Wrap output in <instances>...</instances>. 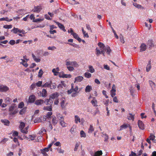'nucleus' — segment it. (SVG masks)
<instances>
[{
	"instance_id": "nucleus-33",
	"label": "nucleus",
	"mask_w": 156,
	"mask_h": 156,
	"mask_svg": "<svg viewBox=\"0 0 156 156\" xmlns=\"http://www.w3.org/2000/svg\"><path fill=\"white\" fill-rule=\"evenodd\" d=\"M20 64H22L24 67H27L28 66V64L26 63V62L23 63L22 62H20Z\"/></svg>"
},
{
	"instance_id": "nucleus-20",
	"label": "nucleus",
	"mask_w": 156,
	"mask_h": 156,
	"mask_svg": "<svg viewBox=\"0 0 156 156\" xmlns=\"http://www.w3.org/2000/svg\"><path fill=\"white\" fill-rule=\"evenodd\" d=\"M11 100L8 97L6 98L5 99V102L7 104H10V101Z\"/></svg>"
},
{
	"instance_id": "nucleus-53",
	"label": "nucleus",
	"mask_w": 156,
	"mask_h": 156,
	"mask_svg": "<svg viewBox=\"0 0 156 156\" xmlns=\"http://www.w3.org/2000/svg\"><path fill=\"white\" fill-rule=\"evenodd\" d=\"M8 42V41L5 40V41H1V43H2L4 44H6V43H7Z\"/></svg>"
},
{
	"instance_id": "nucleus-41",
	"label": "nucleus",
	"mask_w": 156,
	"mask_h": 156,
	"mask_svg": "<svg viewBox=\"0 0 156 156\" xmlns=\"http://www.w3.org/2000/svg\"><path fill=\"white\" fill-rule=\"evenodd\" d=\"M28 60L29 59L27 58H25V59H21V60L22 61V62L23 63L27 62Z\"/></svg>"
},
{
	"instance_id": "nucleus-11",
	"label": "nucleus",
	"mask_w": 156,
	"mask_h": 156,
	"mask_svg": "<svg viewBox=\"0 0 156 156\" xmlns=\"http://www.w3.org/2000/svg\"><path fill=\"white\" fill-rule=\"evenodd\" d=\"M44 103H46V105H51L52 103V101L50 98L49 99H46L45 101H44Z\"/></svg>"
},
{
	"instance_id": "nucleus-2",
	"label": "nucleus",
	"mask_w": 156,
	"mask_h": 156,
	"mask_svg": "<svg viewBox=\"0 0 156 156\" xmlns=\"http://www.w3.org/2000/svg\"><path fill=\"white\" fill-rule=\"evenodd\" d=\"M52 84V83L51 82V81H50L49 82H46L44 85H42L41 86L42 87H47L50 88L51 85Z\"/></svg>"
},
{
	"instance_id": "nucleus-18",
	"label": "nucleus",
	"mask_w": 156,
	"mask_h": 156,
	"mask_svg": "<svg viewBox=\"0 0 156 156\" xmlns=\"http://www.w3.org/2000/svg\"><path fill=\"white\" fill-rule=\"evenodd\" d=\"M58 121L56 120V118L55 117H53L52 119V122L53 125H55L57 123Z\"/></svg>"
},
{
	"instance_id": "nucleus-55",
	"label": "nucleus",
	"mask_w": 156,
	"mask_h": 156,
	"mask_svg": "<svg viewBox=\"0 0 156 156\" xmlns=\"http://www.w3.org/2000/svg\"><path fill=\"white\" fill-rule=\"evenodd\" d=\"M49 54V53L48 52H45L43 54V55L44 56H46V55H48Z\"/></svg>"
},
{
	"instance_id": "nucleus-22",
	"label": "nucleus",
	"mask_w": 156,
	"mask_h": 156,
	"mask_svg": "<svg viewBox=\"0 0 156 156\" xmlns=\"http://www.w3.org/2000/svg\"><path fill=\"white\" fill-rule=\"evenodd\" d=\"M25 126V124L23 122H20V128L21 129H24Z\"/></svg>"
},
{
	"instance_id": "nucleus-14",
	"label": "nucleus",
	"mask_w": 156,
	"mask_h": 156,
	"mask_svg": "<svg viewBox=\"0 0 156 156\" xmlns=\"http://www.w3.org/2000/svg\"><path fill=\"white\" fill-rule=\"evenodd\" d=\"M55 23L58 25L59 28H60L62 30H63V31H66V30L64 29V27L62 24H61L58 22H55Z\"/></svg>"
},
{
	"instance_id": "nucleus-58",
	"label": "nucleus",
	"mask_w": 156,
	"mask_h": 156,
	"mask_svg": "<svg viewBox=\"0 0 156 156\" xmlns=\"http://www.w3.org/2000/svg\"><path fill=\"white\" fill-rule=\"evenodd\" d=\"M47 119H48L47 117H46V116H44L43 118V120L44 121H45Z\"/></svg>"
},
{
	"instance_id": "nucleus-9",
	"label": "nucleus",
	"mask_w": 156,
	"mask_h": 156,
	"mask_svg": "<svg viewBox=\"0 0 156 156\" xmlns=\"http://www.w3.org/2000/svg\"><path fill=\"white\" fill-rule=\"evenodd\" d=\"M58 96V94L57 92H55L52 94L50 97V98L51 99H54L57 98Z\"/></svg>"
},
{
	"instance_id": "nucleus-30",
	"label": "nucleus",
	"mask_w": 156,
	"mask_h": 156,
	"mask_svg": "<svg viewBox=\"0 0 156 156\" xmlns=\"http://www.w3.org/2000/svg\"><path fill=\"white\" fill-rule=\"evenodd\" d=\"M11 31L15 34H16L18 32V28H14Z\"/></svg>"
},
{
	"instance_id": "nucleus-3",
	"label": "nucleus",
	"mask_w": 156,
	"mask_h": 156,
	"mask_svg": "<svg viewBox=\"0 0 156 156\" xmlns=\"http://www.w3.org/2000/svg\"><path fill=\"white\" fill-rule=\"evenodd\" d=\"M41 96L43 97H46L47 96V91L46 89H43L41 92H40Z\"/></svg>"
},
{
	"instance_id": "nucleus-31",
	"label": "nucleus",
	"mask_w": 156,
	"mask_h": 156,
	"mask_svg": "<svg viewBox=\"0 0 156 156\" xmlns=\"http://www.w3.org/2000/svg\"><path fill=\"white\" fill-rule=\"evenodd\" d=\"M8 140L7 138H5L0 142V143H2L3 144H4L6 143V141Z\"/></svg>"
},
{
	"instance_id": "nucleus-35",
	"label": "nucleus",
	"mask_w": 156,
	"mask_h": 156,
	"mask_svg": "<svg viewBox=\"0 0 156 156\" xmlns=\"http://www.w3.org/2000/svg\"><path fill=\"white\" fill-rule=\"evenodd\" d=\"M56 48L54 46H53L52 47H48V49L49 50H52L55 49Z\"/></svg>"
},
{
	"instance_id": "nucleus-21",
	"label": "nucleus",
	"mask_w": 156,
	"mask_h": 156,
	"mask_svg": "<svg viewBox=\"0 0 156 156\" xmlns=\"http://www.w3.org/2000/svg\"><path fill=\"white\" fill-rule=\"evenodd\" d=\"M43 72L42 69H40L39 72L38 76L39 78H41L43 75Z\"/></svg>"
},
{
	"instance_id": "nucleus-49",
	"label": "nucleus",
	"mask_w": 156,
	"mask_h": 156,
	"mask_svg": "<svg viewBox=\"0 0 156 156\" xmlns=\"http://www.w3.org/2000/svg\"><path fill=\"white\" fill-rule=\"evenodd\" d=\"M56 88L55 85H52V86L51 85L50 88L51 89H55Z\"/></svg>"
},
{
	"instance_id": "nucleus-19",
	"label": "nucleus",
	"mask_w": 156,
	"mask_h": 156,
	"mask_svg": "<svg viewBox=\"0 0 156 156\" xmlns=\"http://www.w3.org/2000/svg\"><path fill=\"white\" fill-rule=\"evenodd\" d=\"M26 109L25 108H23L21 109L20 112L19 113L21 115H23L26 112Z\"/></svg>"
},
{
	"instance_id": "nucleus-26",
	"label": "nucleus",
	"mask_w": 156,
	"mask_h": 156,
	"mask_svg": "<svg viewBox=\"0 0 156 156\" xmlns=\"http://www.w3.org/2000/svg\"><path fill=\"white\" fill-rule=\"evenodd\" d=\"M65 101L64 100H62L61 103V107L63 108L65 107Z\"/></svg>"
},
{
	"instance_id": "nucleus-64",
	"label": "nucleus",
	"mask_w": 156,
	"mask_h": 156,
	"mask_svg": "<svg viewBox=\"0 0 156 156\" xmlns=\"http://www.w3.org/2000/svg\"><path fill=\"white\" fill-rule=\"evenodd\" d=\"M39 112V110H36L35 112V113H38Z\"/></svg>"
},
{
	"instance_id": "nucleus-56",
	"label": "nucleus",
	"mask_w": 156,
	"mask_h": 156,
	"mask_svg": "<svg viewBox=\"0 0 156 156\" xmlns=\"http://www.w3.org/2000/svg\"><path fill=\"white\" fill-rule=\"evenodd\" d=\"M45 18L47 20H51V19L50 18V17L47 15H45Z\"/></svg>"
},
{
	"instance_id": "nucleus-28",
	"label": "nucleus",
	"mask_w": 156,
	"mask_h": 156,
	"mask_svg": "<svg viewBox=\"0 0 156 156\" xmlns=\"http://www.w3.org/2000/svg\"><path fill=\"white\" fill-rule=\"evenodd\" d=\"M24 106V103L22 102H20L19 104V105H18V108H23V107Z\"/></svg>"
},
{
	"instance_id": "nucleus-45",
	"label": "nucleus",
	"mask_w": 156,
	"mask_h": 156,
	"mask_svg": "<svg viewBox=\"0 0 156 156\" xmlns=\"http://www.w3.org/2000/svg\"><path fill=\"white\" fill-rule=\"evenodd\" d=\"M30 18L31 20H34L35 17H34V15L33 14H31L30 16Z\"/></svg>"
},
{
	"instance_id": "nucleus-5",
	"label": "nucleus",
	"mask_w": 156,
	"mask_h": 156,
	"mask_svg": "<svg viewBox=\"0 0 156 156\" xmlns=\"http://www.w3.org/2000/svg\"><path fill=\"white\" fill-rule=\"evenodd\" d=\"M44 103V101L42 99L37 100L35 102V104L37 105H41Z\"/></svg>"
},
{
	"instance_id": "nucleus-16",
	"label": "nucleus",
	"mask_w": 156,
	"mask_h": 156,
	"mask_svg": "<svg viewBox=\"0 0 156 156\" xmlns=\"http://www.w3.org/2000/svg\"><path fill=\"white\" fill-rule=\"evenodd\" d=\"M32 57L34 60L36 62H40L41 59L38 58L36 57V56L33 54H32Z\"/></svg>"
},
{
	"instance_id": "nucleus-8",
	"label": "nucleus",
	"mask_w": 156,
	"mask_h": 156,
	"mask_svg": "<svg viewBox=\"0 0 156 156\" xmlns=\"http://www.w3.org/2000/svg\"><path fill=\"white\" fill-rule=\"evenodd\" d=\"M36 136L34 135H30L28 137L25 136V138H27V139L29 140H34L36 138Z\"/></svg>"
},
{
	"instance_id": "nucleus-62",
	"label": "nucleus",
	"mask_w": 156,
	"mask_h": 156,
	"mask_svg": "<svg viewBox=\"0 0 156 156\" xmlns=\"http://www.w3.org/2000/svg\"><path fill=\"white\" fill-rule=\"evenodd\" d=\"M2 101H3V100L2 99H0V106H1V105Z\"/></svg>"
},
{
	"instance_id": "nucleus-36",
	"label": "nucleus",
	"mask_w": 156,
	"mask_h": 156,
	"mask_svg": "<svg viewBox=\"0 0 156 156\" xmlns=\"http://www.w3.org/2000/svg\"><path fill=\"white\" fill-rule=\"evenodd\" d=\"M49 150V149L47 147L45 148H44L43 149L41 150V151H44L45 152H48V151Z\"/></svg>"
},
{
	"instance_id": "nucleus-7",
	"label": "nucleus",
	"mask_w": 156,
	"mask_h": 156,
	"mask_svg": "<svg viewBox=\"0 0 156 156\" xmlns=\"http://www.w3.org/2000/svg\"><path fill=\"white\" fill-rule=\"evenodd\" d=\"M8 90V87L6 86H0V92L6 91Z\"/></svg>"
},
{
	"instance_id": "nucleus-12",
	"label": "nucleus",
	"mask_w": 156,
	"mask_h": 156,
	"mask_svg": "<svg viewBox=\"0 0 156 156\" xmlns=\"http://www.w3.org/2000/svg\"><path fill=\"white\" fill-rule=\"evenodd\" d=\"M35 100V97L34 95H31L29 98V101L30 103L33 102Z\"/></svg>"
},
{
	"instance_id": "nucleus-57",
	"label": "nucleus",
	"mask_w": 156,
	"mask_h": 156,
	"mask_svg": "<svg viewBox=\"0 0 156 156\" xmlns=\"http://www.w3.org/2000/svg\"><path fill=\"white\" fill-rule=\"evenodd\" d=\"M7 105L6 104H3L2 105V108H5L6 106Z\"/></svg>"
},
{
	"instance_id": "nucleus-1",
	"label": "nucleus",
	"mask_w": 156,
	"mask_h": 156,
	"mask_svg": "<svg viewBox=\"0 0 156 156\" xmlns=\"http://www.w3.org/2000/svg\"><path fill=\"white\" fill-rule=\"evenodd\" d=\"M42 8L41 6H37L34 7L33 10L34 12H39L42 9Z\"/></svg>"
},
{
	"instance_id": "nucleus-63",
	"label": "nucleus",
	"mask_w": 156,
	"mask_h": 156,
	"mask_svg": "<svg viewBox=\"0 0 156 156\" xmlns=\"http://www.w3.org/2000/svg\"><path fill=\"white\" fill-rule=\"evenodd\" d=\"M7 57V56H5L2 57L0 58V59H4Z\"/></svg>"
},
{
	"instance_id": "nucleus-61",
	"label": "nucleus",
	"mask_w": 156,
	"mask_h": 156,
	"mask_svg": "<svg viewBox=\"0 0 156 156\" xmlns=\"http://www.w3.org/2000/svg\"><path fill=\"white\" fill-rule=\"evenodd\" d=\"M21 41V40H20V39H18V40H17L16 41V44H18L19 43V42Z\"/></svg>"
},
{
	"instance_id": "nucleus-50",
	"label": "nucleus",
	"mask_w": 156,
	"mask_h": 156,
	"mask_svg": "<svg viewBox=\"0 0 156 156\" xmlns=\"http://www.w3.org/2000/svg\"><path fill=\"white\" fill-rule=\"evenodd\" d=\"M50 30H52L53 29L55 28V27L54 25H52L50 26Z\"/></svg>"
},
{
	"instance_id": "nucleus-51",
	"label": "nucleus",
	"mask_w": 156,
	"mask_h": 156,
	"mask_svg": "<svg viewBox=\"0 0 156 156\" xmlns=\"http://www.w3.org/2000/svg\"><path fill=\"white\" fill-rule=\"evenodd\" d=\"M41 133H43L44 132L45 133L46 132V130L44 128H41Z\"/></svg>"
},
{
	"instance_id": "nucleus-15",
	"label": "nucleus",
	"mask_w": 156,
	"mask_h": 156,
	"mask_svg": "<svg viewBox=\"0 0 156 156\" xmlns=\"http://www.w3.org/2000/svg\"><path fill=\"white\" fill-rule=\"evenodd\" d=\"M1 122L5 125H8L9 123V122L8 120L5 119H2Z\"/></svg>"
},
{
	"instance_id": "nucleus-27",
	"label": "nucleus",
	"mask_w": 156,
	"mask_h": 156,
	"mask_svg": "<svg viewBox=\"0 0 156 156\" xmlns=\"http://www.w3.org/2000/svg\"><path fill=\"white\" fill-rule=\"evenodd\" d=\"M12 25H5L3 26V27L5 29H11L12 28Z\"/></svg>"
},
{
	"instance_id": "nucleus-40",
	"label": "nucleus",
	"mask_w": 156,
	"mask_h": 156,
	"mask_svg": "<svg viewBox=\"0 0 156 156\" xmlns=\"http://www.w3.org/2000/svg\"><path fill=\"white\" fill-rule=\"evenodd\" d=\"M18 32L20 33H22V34H24L25 33V31L23 30H20V29H18Z\"/></svg>"
},
{
	"instance_id": "nucleus-17",
	"label": "nucleus",
	"mask_w": 156,
	"mask_h": 156,
	"mask_svg": "<svg viewBox=\"0 0 156 156\" xmlns=\"http://www.w3.org/2000/svg\"><path fill=\"white\" fill-rule=\"evenodd\" d=\"M43 109L45 110L51 111L52 110V107L51 106H50L44 107Z\"/></svg>"
},
{
	"instance_id": "nucleus-37",
	"label": "nucleus",
	"mask_w": 156,
	"mask_h": 156,
	"mask_svg": "<svg viewBox=\"0 0 156 156\" xmlns=\"http://www.w3.org/2000/svg\"><path fill=\"white\" fill-rule=\"evenodd\" d=\"M43 20V19H35V20H34V22H38L41 21Z\"/></svg>"
},
{
	"instance_id": "nucleus-60",
	"label": "nucleus",
	"mask_w": 156,
	"mask_h": 156,
	"mask_svg": "<svg viewBox=\"0 0 156 156\" xmlns=\"http://www.w3.org/2000/svg\"><path fill=\"white\" fill-rule=\"evenodd\" d=\"M48 14L51 17H52L53 15V14L51 12H48Z\"/></svg>"
},
{
	"instance_id": "nucleus-6",
	"label": "nucleus",
	"mask_w": 156,
	"mask_h": 156,
	"mask_svg": "<svg viewBox=\"0 0 156 156\" xmlns=\"http://www.w3.org/2000/svg\"><path fill=\"white\" fill-rule=\"evenodd\" d=\"M17 108V106L16 104H13L9 107V111L11 112L13 110Z\"/></svg>"
},
{
	"instance_id": "nucleus-29",
	"label": "nucleus",
	"mask_w": 156,
	"mask_h": 156,
	"mask_svg": "<svg viewBox=\"0 0 156 156\" xmlns=\"http://www.w3.org/2000/svg\"><path fill=\"white\" fill-rule=\"evenodd\" d=\"M21 132L25 133H27L28 132V130L27 129H21Z\"/></svg>"
},
{
	"instance_id": "nucleus-52",
	"label": "nucleus",
	"mask_w": 156,
	"mask_h": 156,
	"mask_svg": "<svg viewBox=\"0 0 156 156\" xmlns=\"http://www.w3.org/2000/svg\"><path fill=\"white\" fill-rule=\"evenodd\" d=\"M58 101L57 99H56L55 101L54 104L55 105H58Z\"/></svg>"
},
{
	"instance_id": "nucleus-38",
	"label": "nucleus",
	"mask_w": 156,
	"mask_h": 156,
	"mask_svg": "<svg viewBox=\"0 0 156 156\" xmlns=\"http://www.w3.org/2000/svg\"><path fill=\"white\" fill-rule=\"evenodd\" d=\"M57 150L59 153H62L64 152V151L62 150L60 148H58Z\"/></svg>"
},
{
	"instance_id": "nucleus-43",
	"label": "nucleus",
	"mask_w": 156,
	"mask_h": 156,
	"mask_svg": "<svg viewBox=\"0 0 156 156\" xmlns=\"http://www.w3.org/2000/svg\"><path fill=\"white\" fill-rule=\"evenodd\" d=\"M18 133L17 131H14L13 133V136H17L18 135Z\"/></svg>"
},
{
	"instance_id": "nucleus-24",
	"label": "nucleus",
	"mask_w": 156,
	"mask_h": 156,
	"mask_svg": "<svg viewBox=\"0 0 156 156\" xmlns=\"http://www.w3.org/2000/svg\"><path fill=\"white\" fill-rule=\"evenodd\" d=\"M52 112H48L46 116V117H47V118H50L51 116L52 115Z\"/></svg>"
},
{
	"instance_id": "nucleus-59",
	"label": "nucleus",
	"mask_w": 156,
	"mask_h": 156,
	"mask_svg": "<svg viewBox=\"0 0 156 156\" xmlns=\"http://www.w3.org/2000/svg\"><path fill=\"white\" fill-rule=\"evenodd\" d=\"M28 16V15L26 17H24L23 18V20L24 21H27V17Z\"/></svg>"
},
{
	"instance_id": "nucleus-54",
	"label": "nucleus",
	"mask_w": 156,
	"mask_h": 156,
	"mask_svg": "<svg viewBox=\"0 0 156 156\" xmlns=\"http://www.w3.org/2000/svg\"><path fill=\"white\" fill-rule=\"evenodd\" d=\"M5 39V37L4 36H2L0 37V40H4Z\"/></svg>"
},
{
	"instance_id": "nucleus-44",
	"label": "nucleus",
	"mask_w": 156,
	"mask_h": 156,
	"mask_svg": "<svg viewBox=\"0 0 156 156\" xmlns=\"http://www.w3.org/2000/svg\"><path fill=\"white\" fill-rule=\"evenodd\" d=\"M41 153L43 154L44 156H48V154L46 153V152L44 151H41Z\"/></svg>"
},
{
	"instance_id": "nucleus-32",
	"label": "nucleus",
	"mask_w": 156,
	"mask_h": 156,
	"mask_svg": "<svg viewBox=\"0 0 156 156\" xmlns=\"http://www.w3.org/2000/svg\"><path fill=\"white\" fill-rule=\"evenodd\" d=\"M54 145L56 146H61V144L59 142H57L54 144Z\"/></svg>"
},
{
	"instance_id": "nucleus-39",
	"label": "nucleus",
	"mask_w": 156,
	"mask_h": 156,
	"mask_svg": "<svg viewBox=\"0 0 156 156\" xmlns=\"http://www.w3.org/2000/svg\"><path fill=\"white\" fill-rule=\"evenodd\" d=\"M36 86V85L35 84H34V83L32 84L30 86V88L32 90V89H34V88H35Z\"/></svg>"
},
{
	"instance_id": "nucleus-46",
	"label": "nucleus",
	"mask_w": 156,
	"mask_h": 156,
	"mask_svg": "<svg viewBox=\"0 0 156 156\" xmlns=\"http://www.w3.org/2000/svg\"><path fill=\"white\" fill-rule=\"evenodd\" d=\"M49 32L51 34H54V33H56V31L55 30H50Z\"/></svg>"
},
{
	"instance_id": "nucleus-48",
	"label": "nucleus",
	"mask_w": 156,
	"mask_h": 156,
	"mask_svg": "<svg viewBox=\"0 0 156 156\" xmlns=\"http://www.w3.org/2000/svg\"><path fill=\"white\" fill-rule=\"evenodd\" d=\"M54 141H53L52 143H51V144H50L48 146V147H47L48 148V149H49L50 148H51V147L52 146V144H53L54 143Z\"/></svg>"
},
{
	"instance_id": "nucleus-25",
	"label": "nucleus",
	"mask_w": 156,
	"mask_h": 156,
	"mask_svg": "<svg viewBox=\"0 0 156 156\" xmlns=\"http://www.w3.org/2000/svg\"><path fill=\"white\" fill-rule=\"evenodd\" d=\"M42 82L41 81H38L35 84L36 86L38 87H40L41 86V84H42Z\"/></svg>"
},
{
	"instance_id": "nucleus-34",
	"label": "nucleus",
	"mask_w": 156,
	"mask_h": 156,
	"mask_svg": "<svg viewBox=\"0 0 156 156\" xmlns=\"http://www.w3.org/2000/svg\"><path fill=\"white\" fill-rule=\"evenodd\" d=\"M9 43L11 45H14L15 43V41L14 40H11L9 41Z\"/></svg>"
},
{
	"instance_id": "nucleus-13",
	"label": "nucleus",
	"mask_w": 156,
	"mask_h": 156,
	"mask_svg": "<svg viewBox=\"0 0 156 156\" xmlns=\"http://www.w3.org/2000/svg\"><path fill=\"white\" fill-rule=\"evenodd\" d=\"M58 75L60 77L67 78L68 76V75L65 74L63 72L59 73Z\"/></svg>"
},
{
	"instance_id": "nucleus-42",
	"label": "nucleus",
	"mask_w": 156,
	"mask_h": 156,
	"mask_svg": "<svg viewBox=\"0 0 156 156\" xmlns=\"http://www.w3.org/2000/svg\"><path fill=\"white\" fill-rule=\"evenodd\" d=\"M13 155V153L12 152H10L8 154H7V156H12Z\"/></svg>"
},
{
	"instance_id": "nucleus-23",
	"label": "nucleus",
	"mask_w": 156,
	"mask_h": 156,
	"mask_svg": "<svg viewBox=\"0 0 156 156\" xmlns=\"http://www.w3.org/2000/svg\"><path fill=\"white\" fill-rule=\"evenodd\" d=\"M18 110L17 108L13 112H11L9 113V115H14L17 113H18Z\"/></svg>"
},
{
	"instance_id": "nucleus-47",
	"label": "nucleus",
	"mask_w": 156,
	"mask_h": 156,
	"mask_svg": "<svg viewBox=\"0 0 156 156\" xmlns=\"http://www.w3.org/2000/svg\"><path fill=\"white\" fill-rule=\"evenodd\" d=\"M13 141L17 143H18V139L17 138L15 137L13 139Z\"/></svg>"
},
{
	"instance_id": "nucleus-4",
	"label": "nucleus",
	"mask_w": 156,
	"mask_h": 156,
	"mask_svg": "<svg viewBox=\"0 0 156 156\" xmlns=\"http://www.w3.org/2000/svg\"><path fill=\"white\" fill-rule=\"evenodd\" d=\"M59 69L58 67H57L56 69H53L52 70V72L54 73V75L55 76L58 75L59 73L58 71Z\"/></svg>"
},
{
	"instance_id": "nucleus-10",
	"label": "nucleus",
	"mask_w": 156,
	"mask_h": 156,
	"mask_svg": "<svg viewBox=\"0 0 156 156\" xmlns=\"http://www.w3.org/2000/svg\"><path fill=\"white\" fill-rule=\"evenodd\" d=\"M60 123V125L64 127L65 126V123L63 121V118L62 116H61L60 119H59Z\"/></svg>"
}]
</instances>
